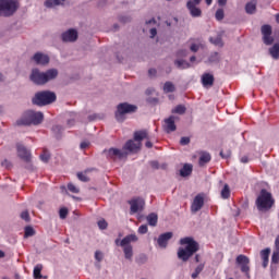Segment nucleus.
Listing matches in <instances>:
<instances>
[{
    "instance_id": "obj_30",
    "label": "nucleus",
    "mask_w": 279,
    "mask_h": 279,
    "mask_svg": "<svg viewBox=\"0 0 279 279\" xmlns=\"http://www.w3.org/2000/svg\"><path fill=\"white\" fill-rule=\"evenodd\" d=\"M41 271H43V265L41 264H38L34 267V270H33V276L35 279H40L43 278V275H41Z\"/></svg>"
},
{
    "instance_id": "obj_27",
    "label": "nucleus",
    "mask_w": 279,
    "mask_h": 279,
    "mask_svg": "<svg viewBox=\"0 0 279 279\" xmlns=\"http://www.w3.org/2000/svg\"><path fill=\"white\" fill-rule=\"evenodd\" d=\"M208 60L211 64H219L221 62V54L219 52H213Z\"/></svg>"
},
{
    "instance_id": "obj_10",
    "label": "nucleus",
    "mask_w": 279,
    "mask_h": 279,
    "mask_svg": "<svg viewBox=\"0 0 279 279\" xmlns=\"http://www.w3.org/2000/svg\"><path fill=\"white\" fill-rule=\"evenodd\" d=\"M199 3H202V0H189L186 3V8L194 19L202 16V9L197 8Z\"/></svg>"
},
{
    "instance_id": "obj_3",
    "label": "nucleus",
    "mask_w": 279,
    "mask_h": 279,
    "mask_svg": "<svg viewBox=\"0 0 279 279\" xmlns=\"http://www.w3.org/2000/svg\"><path fill=\"white\" fill-rule=\"evenodd\" d=\"M257 210L260 213H267V210H271L274 208V205L276 204V201L274 199V196L270 192L263 189L259 192V195L257 196L255 201Z\"/></svg>"
},
{
    "instance_id": "obj_54",
    "label": "nucleus",
    "mask_w": 279,
    "mask_h": 279,
    "mask_svg": "<svg viewBox=\"0 0 279 279\" xmlns=\"http://www.w3.org/2000/svg\"><path fill=\"white\" fill-rule=\"evenodd\" d=\"M156 73H157L156 69H149L148 70L149 77H156Z\"/></svg>"
},
{
    "instance_id": "obj_35",
    "label": "nucleus",
    "mask_w": 279,
    "mask_h": 279,
    "mask_svg": "<svg viewBox=\"0 0 279 279\" xmlns=\"http://www.w3.org/2000/svg\"><path fill=\"white\" fill-rule=\"evenodd\" d=\"M88 171H92V170L87 169L85 170V172H77V178L81 182H90V179L86 177V173H88Z\"/></svg>"
},
{
    "instance_id": "obj_39",
    "label": "nucleus",
    "mask_w": 279,
    "mask_h": 279,
    "mask_svg": "<svg viewBox=\"0 0 279 279\" xmlns=\"http://www.w3.org/2000/svg\"><path fill=\"white\" fill-rule=\"evenodd\" d=\"M36 232L34 231V228L32 227H26L24 231V236L27 239L28 236H34Z\"/></svg>"
},
{
    "instance_id": "obj_26",
    "label": "nucleus",
    "mask_w": 279,
    "mask_h": 279,
    "mask_svg": "<svg viewBox=\"0 0 279 279\" xmlns=\"http://www.w3.org/2000/svg\"><path fill=\"white\" fill-rule=\"evenodd\" d=\"M146 221L148 222V226L156 227L158 226V215L151 213L146 217Z\"/></svg>"
},
{
    "instance_id": "obj_61",
    "label": "nucleus",
    "mask_w": 279,
    "mask_h": 279,
    "mask_svg": "<svg viewBox=\"0 0 279 279\" xmlns=\"http://www.w3.org/2000/svg\"><path fill=\"white\" fill-rule=\"evenodd\" d=\"M202 256L199 254H196L194 257L195 263H199Z\"/></svg>"
},
{
    "instance_id": "obj_15",
    "label": "nucleus",
    "mask_w": 279,
    "mask_h": 279,
    "mask_svg": "<svg viewBox=\"0 0 279 279\" xmlns=\"http://www.w3.org/2000/svg\"><path fill=\"white\" fill-rule=\"evenodd\" d=\"M142 145L143 144L141 142H134L133 140H129L123 146V149L125 151H130L131 154H136V151L141 150Z\"/></svg>"
},
{
    "instance_id": "obj_42",
    "label": "nucleus",
    "mask_w": 279,
    "mask_h": 279,
    "mask_svg": "<svg viewBox=\"0 0 279 279\" xmlns=\"http://www.w3.org/2000/svg\"><path fill=\"white\" fill-rule=\"evenodd\" d=\"M68 215H69V209H66L65 207H63L59 210L60 219H66Z\"/></svg>"
},
{
    "instance_id": "obj_14",
    "label": "nucleus",
    "mask_w": 279,
    "mask_h": 279,
    "mask_svg": "<svg viewBox=\"0 0 279 279\" xmlns=\"http://www.w3.org/2000/svg\"><path fill=\"white\" fill-rule=\"evenodd\" d=\"M263 41L267 46L274 45V37H271V25L265 24L262 26Z\"/></svg>"
},
{
    "instance_id": "obj_45",
    "label": "nucleus",
    "mask_w": 279,
    "mask_h": 279,
    "mask_svg": "<svg viewBox=\"0 0 279 279\" xmlns=\"http://www.w3.org/2000/svg\"><path fill=\"white\" fill-rule=\"evenodd\" d=\"M271 263H275V264H278V263H279V251H278V250H276V251L272 253Z\"/></svg>"
},
{
    "instance_id": "obj_63",
    "label": "nucleus",
    "mask_w": 279,
    "mask_h": 279,
    "mask_svg": "<svg viewBox=\"0 0 279 279\" xmlns=\"http://www.w3.org/2000/svg\"><path fill=\"white\" fill-rule=\"evenodd\" d=\"M130 21V17H120L121 23H128Z\"/></svg>"
},
{
    "instance_id": "obj_56",
    "label": "nucleus",
    "mask_w": 279,
    "mask_h": 279,
    "mask_svg": "<svg viewBox=\"0 0 279 279\" xmlns=\"http://www.w3.org/2000/svg\"><path fill=\"white\" fill-rule=\"evenodd\" d=\"M230 155H231L230 150H228L226 154H223V150L220 151L221 158H230Z\"/></svg>"
},
{
    "instance_id": "obj_47",
    "label": "nucleus",
    "mask_w": 279,
    "mask_h": 279,
    "mask_svg": "<svg viewBox=\"0 0 279 279\" xmlns=\"http://www.w3.org/2000/svg\"><path fill=\"white\" fill-rule=\"evenodd\" d=\"M95 258L96 260H98V263H101V260H104V254L101 253V251L95 252Z\"/></svg>"
},
{
    "instance_id": "obj_4",
    "label": "nucleus",
    "mask_w": 279,
    "mask_h": 279,
    "mask_svg": "<svg viewBox=\"0 0 279 279\" xmlns=\"http://www.w3.org/2000/svg\"><path fill=\"white\" fill-rule=\"evenodd\" d=\"M45 120V114L40 111L27 110L21 119L16 121V125H40Z\"/></svg>"
},
{
    "instance_id": "obj_13",
    "label": "nucleus",
    "mask_w": 279,
    "mask_h": 279,
    "mask_svg": "<svg viewBox=\"0 0 279 279\" xmlns=\"http://www.w3.org/2000/svg\"><path fill=\"white\" fill-rule=\"evenodd\" d=\"M204 208V194H197L191 205V213H199Z\"/></svg>"
},
{
    "instance_id": "obj_23",
    "label": "nucleus",
    "mask_w": 279,
    "mask_h": 279,
    "mask_svg": "<svg viewBox=\"0 0 279 279\" xmlns=\"http://www.w3.org/2000/svg\"><path fill=\"white\" fill-rule=\"evenodd\" d=\"M193 173V165L185 163L183 168L180 170L181 178H189Z\"/></svg>"
},
{
    "instance_id": "obj_55",
    "label": "nucleus",
    "mask_w": 279,
    "mask_h": 279,
    "mask_svg": "<svg viewBox=\"0 0 279 279\" xmlns=\"http://www.w3.org/2000/svg\"><path fill=\"white\" fill-rule=\"evenodd\" d=\"M177 56H178V58H180V57L186 58V50H179L177 52Z\"/></svg>"
},
{
    "instance_id": "obj_50",
    "label": "nucleus",
    "mask_w": 279,
    "mask_h": 279,
    "mask_svg": "<svg viewBox=\"0 0 279 279\" xmlns=\"http://www.w3.org/2000/svg\"><path fill=\"white\" fill-rule=\"evenodd\" d=\"M190 50L193 51V53H197V51H199V44H192Z\"/></svg>"
},
{
    "instance_id": "obj_22",
    "label": "nucleus",
    "mask_w": 279,
    "mask_h": 279,
    "mask_svg": "<svg viewBox=\"0 0 279 279\" xmlns=\"http://www.w3.org/2000/svg\"><path fill=\"white\" fill-rule=\"evenodd\" d=\"M145 138H149V135L146 130L135 131L134 132V141L136 143H141L145 141Z\"/></svg>"
},
{
    "instance_id": "obj_38",
    "label": "nucleus",
    "mask_w": 279,
    "mask_h": 279,
    "mask_svg": "<svg viewBox=\"0 0 279 279\" xmlns=\"http://www.w3.org/2000/svg\"><path fill=\"white\" fill-rule=\"evenodd\" d=\"M270 254H271V250L270 248L262 250L260 251L262 260H268Z\"/></svg>"
},
{
    "instance_id": "obj_40",
    "label": "nucleus",
    "mask_w": 279,
    "mask_h": 279,
    "mask_svg": "<svg viewBox=\"0 0 279 279\" xmlns=\"http://www.w3.org/2000/svg\"><path fill=\"white\" fill-rule=\"evenodd\" d=\"M68 191H70V193H80V187L75 186V184L73 183H69L68 184Z\"/></svg>"
},
{
    "instance_id": "obj_37",
    "label": "nucleus",
    "mask_w": 279,
    "mask_h": 279,
    "mask_svg": "<svg viewBox=\"0 0 279 279\" xmlns=\"http://www.w3.org/2000/svg\"><path fill=\"white\" fill-rule=\"evenodd\" d=\"M61 0H46L45 7L46 8H57V5H60Z\"/></svg>"
},
{
    "instance_id": "obj_7",
    "label": "nucleus",
    "mask_w": 279,
    "mask_h": 279,
    "mask_svg": "<svg viewBox=\"0 0 279 279\" xmlns=\"http://www.w3.org/2000/svg\"><path fill=\"white\" fill-rule=\"evenodd\" d=\"M138 108L134 105H130L128 102H121L117 107L116 111V119L120 123H123L125 121V114H132V112H135Z\"/></svg>"
},
{
    "instance_id": "obj_32",
    "label": "nucleus",
    "mask_w": 279,
    "mask_h": 279,
    "mask_svg": "<svg viewBox=\"0 0 279 279\" xmlns=\"http://www.w3.org/2000/svg\"><path fill=\"white\" fill-rule=\"evenodd\" d=\"M204 267H205V264H199V265L195 268V270H194V272L191 275V277H192L193 279H197L198 276H199V274H202V271H204Z\"/></svg>"
},
{
    "instance_id": "obj_59",
    "label": "nucleus",
    "mask_w": 279,
    "mask_h": 279,
    "mask_svg": "<svg viewBox=\"0 0 279 279\" xmlns=\"http://www.w3.org/2000/svg\"><path fill=\"white\" fill-rule=\"evenodd\" d=\"M275 247L279 251V235L276 238Z\"/></svg>"
},
{
    "instance_id": "obj_43",
    "label": "nucleus",
    "mask_w": 279,
    "mask_h": 279,
    "mask_svg": "<svg viewBox=\"0 0 279 279\" xmlns=\"http://www.w3.org/2000/svg\"><path fill=\"white\" fill-rule=\"evenodd\" d=\"M98 228L100 230H106L108 228V222L105 219L98 221Z\"/></svg>"
},
{
    "instance_id": "obj_36",
    "label": "nucleus",
    "mask_w": 279,
    "mask_h": 279,
    "mask_svg": "<svg viewBox=\"0 0 279 279\" xmlns=\"http://www.w3.org/2000/svg\"><path fill=\"white\" fill-rule=\"evenodd\" d=\"M221 197L222 199L230 198V186L228 184H225L223 189L221 190Z\"/></svg>"
},
{
    "instance_id": "obj_52",
    "label": "nucleus",
    "mask_w": 279,
    "mask_h": 279,
    "mask_svg": "<svg viewBox=\"0 0 279 279\" xmlns=\"http://www.w3.org/2000/svg\"><path fill=\"white\" fill-rule=\"evenodd\" d=\"M87 147H90V142L88 141L82 142L80 145L81 149H86Z\"/></svg>"
},
{
    "instance_id": "obj_20",
    "label": "nucleus",
    "mask_w": 279,
    "mask_h": 279,
    "mask_svg": "<svg viewBox=\"0 0 279 279\" xmlns=\"http://www.w3.org/2000/svg\"><path fill=\"white\" fill-rule=\"evenodd\" d=\"M34 62H36V64H49V56L44 54L43 52H36L33 57Z\"/></svg>"
},
{
    "instance_id": "obj_49",
    "label": "nucleus",
    "mask_w": 279,
    "mask_h": 279,
    "mask_svg": "<svg viewBox=\"0 0 279 279\" xmlns=\"http://www.w3.org/2000/svg\"><path fill=\"white\" fill-rule=\"evenodd\" d=\"M189 143H191V137H181L180 145H189Z\"/></svg>"
},
{
    "instance_id": "obj_16",
    "label": "nucleus",
    "mask_w": 279,
    "mask_h": 279,
    "mask_svg": "<svg viewBox=\"0 0 279 279\" xmlns=\"http://www.w3.org/2000/svg\"><path fill=\"white\" fill-rule=\"evenodd\" d=\"M165 132L167 134H171V132H175L178 130V126L175 125V117L170 116L168 119H165Z\"/></svg>"
},
{
    "instance_id": "obj_21",
    "label": "nucleus",
    "mask_w": 279,
    "mask_h": 279,
    "mask_svg": "<svg viewBox=\"0 0 279 279\" xmlns=\"http://www.w3.org/2000/svg\"><path fill=\"white\" fill-rule=\"evenodd\" d=\"M202 84L205 88L208 86H213L215 84V75L210 73H204L202 75Z\"/></svg>"
},
{
    "instance_id": "obj_51",
    "label": "nucleus",
    "mask_w": 279,
    "mask_h": 279,
    "mask_svg": "<svg viewBox=\"0 0 279 279\" xmlns=\"http://www.w3.org/2000/svg\"><path fill=\"white\" fill-rule=\"evenodd\" d=\"M21 219H24V221H29V211H23L21 214Z\"/></svg>"
},
{
    "instance_id": "obj_12",
    "label": "nucleus",
    "mask_w": 279,
    "mask_h": 279,
    "mask_svg": "<svg viewBox=\"0 0 279 279\" xmlns=\"http://www.w3.org/2000/svg\"><path fill=\"white\" fill-rule=\"evenodd\" d=\"M17 156L24 162H32V153L23 144H16Z\"/></svg>"
},
{
    "instance_id": "obj_41",
    "label": "nucleus",
    "mask_w": 279,
    "mask_h": 279,
    "mask_svg": "<svg viewBox=\"0 0 279 279\" xmlns=\"http://www.w3.org/2000/svg\"><path fill=\"white\" fill-rule=\"evenodd\" d=\"M225 16H226V14L223 13V9H218L216 11V20L217 21H223Z\"/></svg>"
},
{
    "instance_id": "obj_62",
    "label": "nucleus",
    "mask_w": 279,
    "mask_h": 279,
    "mask_svg": "<svg viewBox=\"0 0 279 279\" xmlns=\"http://www.w3.org/2000/svg\"><path fill=\"white\" fill-rule=\"evenodd\" d=\"M228 3V0H218L219 5H226Z\"/></svg>"
},
{
    "instance_id": "obj_48",
    "label": "nucleus",
    "mask_w": 279,
    "mask_h": 279,
    "mask_svg": "<svg viewBox=\"0 0 279 279\" xmlns=\"http://www.w3.org/2000/svg\"><path fill=\"white\" fill-rule=\"evenodd\" d=\"M1 167H4L5 169H10L12 167V162L8 159H4L2 162H1Z\"/></svg>"
},
{
    "instance_id": "obj_60",
    "label": "nucleus",
    "mask_w": 279,
    "mask_h": 279,
    "mask_svg": "<svg viewBox=\"0 0 279 279\" xmlns=\"http://www.w3.org/2000/svg\"><path fill=\"white\" fill-rule=\"evenodd\" d=\"M145 146H146L148 149H151V147H154V144L148 141V142L145 143Z\"/></svg>"
},
{
    "instance_id": "obj_57",
    "label": "nucleus",
    "mask_w": 279,
    "mask_h": 279,
    "mask_svg": "<svg viewBox=\"0 0 279 279\" xmlns=\"http://www.w3.org/2000/svg\"><path fill=\"white\" fill-rule=\"evenodd\" d=\"M156 34H158V31L156 28H150V38H156Z\"/></svg>"
},
{
    "instance_id": "obj_6",
    "label": "nucleus",
    "mask_w": 279,
    "mask_h": 279,
    "mask_svg": "<svg viewBox=\"0 0 279 279\" xmlns=\"http://www.w3.org/2000/svg\"><path fill=\"white\" fill-rule=\"evenodd\" d=\"M136 241H138V236H136V234H129L120 242V246L123 247L124 256L128 260H132V256H134V251L130 243H136Z\"/></svg>"
},
{
    "instance_id": "obj_24",
    "label": "nucleus",
    "mask_w": 279,
    "mask_h": 279,
    "mask_svg": "<svg viewBox=\"0 0 279 279\" xmlns=\"http://www.w3.org/2000/svg\"><path fill=\"white\" fill-rule=\"evenodd\" d=\"M211 157H210V153H202L201 157L198 159V165L199 167H204L205 165H208V162H210Z\"/></svg>"
},
{
    "instance_id": "obj_58",
    "label": "nucleus",
    "mask_w": 279,
    "mask_h": 279,
    "mask_svg": "<svg viewBox=\"0 0 279 279\" xmlns=\"http://www.w3.org/2000/svg\"><path fill=\"white\" fill-rule=\"evenodd\" d=\"M241 162L243 163V165H247V162H250V158H247V156H243V157H241Z\"/></svg>"
},
{
    "instance_id": "obj_46",
    "label": "nucleus",
    "mask_w": 279,
    "mask_h": 279,
    "mask_svg": "<svg viewBox=\"0 0 279 279\" xmlns=\"http://www.w3.org/2000/svg\"><path fill=\"white\" fill-rule=\"evenodd\" d=\"M49 158H51V156L44 150V154L40 155V160H43V162H49Z\"/></svg>"
},
{
    "instance_id": "obj_9",
    "label": "nucleus",
    "mask_w": 279,
    "mask_h": 279,
    "mask_svg": "<svg viewBox=\"0 0 279 279\" xmlns=\"http://www.w3.org/2000/svg\"><path fill=\"white\" fill-rule=\"evenodd\" d=\"M236 265H239L242 274L250 276V257L245 255H238L235 258Z\"/></svg>"
},
{
    "instance_id": "obj_64",
    "label": "nucleus",
    "mask_w": 279,
    "mask_h": 279,
    "mask_svg": "<svg viewBox=\"0 0 279 279\" xmlns=\"http://www.w3.org/2000/svg\"><path fill=\"white\" fill-rule=\"evenodd\" d=\"M269 265V259H263V267H267Z\"/></svg>"
},
{
    "instance_id": "obj_1",
    "label": "nucleus",
    "mask_w": 279,
    "mask_h": 279,
    "mask_svg": "<svg viewBox=\"0 0 279 279\" xmlns=\"http://www.w3.org/2000/svg\"><path fill=\"white\" fill-rule=\"evenodd\" d=\"M180 245H185V247H180L178 250V258L183 263H187L194 254L199 252V243L191 236L182 238L180 240Z\"/></svg>"
},
{
    "instance_id": "obj_28",
    "label": "nucleus",
    "mask_w": 279,
    "mask_h": 279,
    "mask_svg": "<svg viewBox=\"0 0 279 279\" xmlns=\"http://www.w3.org/2000/svg\"><path fill=\"white\" fill-rule=\"evenodd\" d=\"M245 11H246V14H254V12H256V0L250 1L245 5Z\"/></svg>"
},
{
    "instance_id": "obj_5",
    "label": "nucleus",
    "mask_w": 279,
    "mask_h": 279,
    "mask_svg": "<svg viewBox=\"0 0 279 279\" xmlns=\"http://www.w3.org/2000/svg\"><path fill=\"white\" fill-rule=\"evenodd\" d=\"M57 96L56 93L49 92V90H43V92H37L35 96L32 99V104L34 106H49L50 104H53L56 101Z\"/></svg>"
},
{
    "instance_id": "obj_2",
    "label": "nucleus",
    "mask_w": 279,
    "mask_h": 279,
    "mask_svg": "<svg viewBox=\"0 0 279 279\" xmlns=\"http://www.w3.org/2000/svg\"><path fill=\"white\" fill-rule=\"evenodd\" d=\"M56 77H58L57 69H50L46 72H41L38 69H33L29 75L31 82L36 84V86H45V84L51 82L52 80H56Z\"/></svg>"
},
{
    "instance_id": "obj_29",
    "label": "nucleus",
    "mask_w": 279,
    "mask_h": 279,
    "mask_svg": "<svg viewBox=\"0 0 279 279\" xmlns=\"http://www.w3.org/2000/svg\"><path fill=\"white\" fill-rule=\"evenodd\" d=\"M174 64L179 69H191V63H189L186 60H175Z\"/></svg>"
},
{
    "instance_id": "obj_25",
    "label": "nucleus",
    "mask_w": 279,
    "mask_h": 279,
    "mask_svg": "<svg viewBox=\"0 0 279 279\" xmlns=\"http://www.w3.org/2000/svg\"><path fill=\"white\" fill-rule=\"evenodd\" d=\"M269 54L274 60H279V43L274 44V46L269 48Z\"/></svg>"
},
{
    "instance_id": "obj_8",
    "label": "nucleus",
    "mask_w": 279,
    "mask_h": 279,
    "mask_svg": "<svg viewBox=\"0 0 279 279\" xmlns=\"http://www.w3.org/2000/svg\"><path fill=\"white\" fill-rule=\"evenodd\" d=\"M19 10V4L14 0H0V16H12Z\"/></svg>"
},
{
    "instance_id": "obj_53",
    "label": "nucleus",
    "mask_w": 279,
    "mask_h": 279,
    "mask_svg": "<svg viewBox=\"0 0 279 279\" xmlns=\"http://www.w3.org/2000/svg\"><path fill=\"white\" fill-rule=\"evenodd\" d=\"M52 132H57L58 134H60L62 132V126L61 125H54L52 128Z\"/></svg>"
},
{
    "instance_id": "obj_44",
    "label": "nucleus",
    "mask_w": 279,
    "mask_h": 279,
    "mask_svg": "<svg viewBox=\"0 0 279 279\" xmlns=\"http://www.w3.org/2000/svg\"><path fill=\"white\" fill-rule=\"evenodd\" d=\"M148 230L149 229L147 228V225H142V226H140L137 232H138V234H147Z\"/></svg>"
},
{
    "instance_id": "obj_33",
    "label": "nucleus",
    "mask_w": 279,
    "mask_h": 279,
    "mask_svg": "<svg viewBox=\"0 0 279 279\" xmlns=\"http://www.w3.org/2000/svg\"><path fill=\"white\" fill-rule=\"evenodd\" d=\"M163 92L165 93H174L175 92V85L171 82H166L163 85Z\"/></svg>"
},
{
    "instance_id": "obj_31",
    "label": "nucleus",
    "mask_w": 279,
    "mask_h": 279,
    "mask_svg": "<svg viewBox=\"0 0 279 279\" xmlns=\"http://www.w3.org/2000/svg\"><path fill=\"white\" fill-rule=\"evenodd\" d=\"M209 41L216 47H223V39L221 38V35H218L217 37H210Z\"/></svg>"
},
{
    "instance_id": "obj_11",
    "label": "nucleus",
    "mask_w": 279,
    "mask_h": 279,
    "mask_svg": "<svg viewBox=\"0 0 279 279\" xmlns=\"http://www.w3.org/2000/svg\"><path fill=\"white\" fill-rule=\"evenodd\" d=\"M129 204L131 206V215H136V213H140V210H143L145 207V199L141 197H135L129 201Z\"/></svg>"
},
{
    "instance_id": "obj_34",
    "label": "nucleus",
    "mask_w": 279,
    "mask_h": 279,
    "mask_svg": "<svg viewBox=\"0 0 279 279\" xmlns=\"http://www.w3.org/2000/svg\"><path fill=\"white\" fill-rule=\"evenodd\" d=\"M172 114H184L186 112V107L183 105H178L175 109H172Z\"/></svg>"
},
{
    "instance_id": "obj_19",
    "label": "nucleus",
    "mask_w": 279,
    "mask_h": 279,
    "mask_svg": "<svg viewBox=\"0 0 279 279\" xmlns=\"http://www.w3.org/2000/svg\"><path fill=\"white\" fill-rule=\"evenodd\" d=\"M108 156L112 159V160H117V158H119V160L126 158L128 157V153L119 149V148H110L108 150Z\"/></svg>"
},
{
    "instance_id": "obj_18",
    "label": "nucleus",
    "mask_w": 279,
    "mask_h": 279,
    "mask_svg": "<svg viewBox=\"0 0 279 279\" xmlns=\"http://www.w3.org/2000/svg\"><path fill=\"white\" fill-rule=\"evenodd\" d=\"M171 239H173V232H166L159 235L157 243L159 245V247H167V245L169 244V241H171Z\"/></svg>"
},
{
    "instance_id": "obj_17",
    "label": "nucleus",
    "mask_w": 279,
    "mask_h": 279,
    "mask_svg": "<svg viewBox=\"0 0 279 279\" xmlns=\"http://www.w3.org/2000/svg\"><path fill=\"white\" fill-rule=\"evenodd\" d=\"M63 43H75L77 40V31L71 28L61 35Z\"/></svg>"
}]
</instances>
